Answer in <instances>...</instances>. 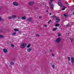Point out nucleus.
Here are the masks:
<instances>
[{"instance_id": "09e8293b", "label": "nucleus", "mask_w": 74, "mask_h": 74, "mask_svg": "<svg viewBox=\"0 0 74 74\" xmlns=\"http://www.w3.org/2000/svg\"><path fill=\"white\" fill-rule=\"evenodd\" d=\"M65 3H66V2H65Z\"/></svg>"}, {"instance_id": "2f4dec72", "label": "nucleus", "mask_w": 74, "mask_h": 74, "mask_svg": "<svg viewBox=\"0 0 74 74\" xmlns=\"http://www.w3.org/2000/svg\"><path fill=\"white\" fill-rule=\"evenodd\" d=\"M2 20V18H1V17L0 16V21H1V20Z\"/></svg>"}, {"instance_id": "20e7f679", "label": "nucleus", "mask_w": 74, "mask_h": 74, "mask_svg": "<svg viewBox=\"0 0 74 74\" xmlns=\"http://www.w3.org/2000/svg\"><path fill=\"white\" fill-rule=\"evenodd\" d=\"M56 22H60V18H59L56 17Z\"/></svg>"}, {"instance_id": "9d476101", "label": "nucleus", "mask_w": 74, "mask_h": 74, "mask_svg": "<svg viewBox=\"0 0 74 74\" xmlns=\"http://www.w3.org/2000/svg\"><path fill=\"white\" fill-rule=\"evenodd\" d=\"M3 51L4 53H7V50L5 49H3Z\"/></svg>"}, {"instance_id": "e433bc0d", "label": "nucleus", "mask_w": 74, "mask_h": 74, "mask_svg": "<svg viewBox=\"0 0 74 74\" xmlns=\"http://www.w3.org/2000/svg\"><path fill=\"white\" fill-rule=\"evenodd\" d=\"M51 14H52V13H49V15H51Z\"/></svg>"}, {"instance_id": "4be33fe9", "label": "nucleus", "mask_w": 74, "mask_h": 74, "mask_svg": "<svg viewBox=\"0 0 74 74\" xmlns=\"http://www.w3.org/2000/svg\"><path fill=\"white\" fill-rule=\"evenodd\" d=\"M35 36H36V37H40V35L38 34H36Z\"/></svg>"}, {"instance_id": "393cba45", "label": "nucleus", "mask_w": 74, "mask_h": 74, "mask_svg": "<svg viewBox=\"0 0 74 74\" xmlns=\"http://www.w3.org/2000/svg\"><path fill=\"white\" fill-rule=\"evenodd\" d=\"M63 8H62V10H65V9H66V7L65 6H63Z\"/></svg>"}, {"instance_id": "4c0bfd02", "label": "nucleus", "mask_w": 74, "mask_h": 74, "mask_svg": "<svg viewBox=\"0 0 74 74\" xmlns=\"http://www.w3.org/2000/svg\"><path fill=\"white\" fill-rule=\"evenodd\" d=\"M44 26L45 27H47V25H45Z\"/></svg>"}, {"instance_id": "c85d7f7f", "label": "nucleus", "mask_w": 74, "mask_h": 74, "mask_svg": "<svg viewBox=\"0 0 74 74\" xmlns=\"http://www.w3.org/2000/svg\"><path fill=\"white\" fill-rule=\"evenodd\" d=\"M68 60H69V61L70 60V57H68Z\"/></svg>"}, {"instance_id": "37998d69", "label": "nucleus", "mask_w": 74, "mask_h": 74, "mask_svg": "<svg viewBox=\"0 0 74 74\" xmlns=\"http://www.w3.org/2000/svg\"><path fill=\"white\" fill-rule=\"evenodd\" d=\"M46 12H48V10H47V11H46Z\"/></svg>"}, {"instance_id": "2eb2a0df", "label": "nucleus", "mask_w": 74, "mask_h": 74, "mask_svg": "<svg viewBox=\"0 0 74 74\" xmlns=\"http://www.w3.org/2000/svg\"><path fill=\"white\" fill-rule=\"evenodd\" d=\"M59 26H60V24H59V23L56 24L55 25V26H56V27H59Z\"/></svg>"}, {"instance_id": "f03ea898", "label": "nucleus", "mask_w": 74, "mask_h": 74, "mask_svg": "<svg viewBox=\"0 0 74 74\" xmlns=\"http://www.w3.org/2000/svg\"><path fill=\"white\" fill-rule=\"evenodd\" d=\"M26 46V44L24 43L21 45V48H24Z\"/></svg>"}, {"instance_id": "c03bdc74", "label": "nucleus", "mask_w": 74, "mask_h": 74, "mask_svg": "<svg viewBox=\"0 0 74 74\" xmlns=\"http://www.w3.org/2000/svg\"><path fill=\"white\" fill-rule=\"evenodd\" d=\"M51 20H50L49 21L50 22H51Z\"/></svg>"}, {"instance_id": "cd10ccee", "label": "nucleus", "mask_w": 74, "mask_h": 74, "mask_svg": "<svg viewBox=\"0 0 74 74\" xmlns=\"http://www.w3.org/2000/svg\"><path fill=\"white\" fill-rule=\"evenodd\" d=\"M11 46L12 47H13V48H14V47H15V46L13 44H11Z\"/></svg>"}, {"instance_id": "f704fd0d", "label": "nucleus", "mask_w": 74, "mask_h": 74, "mask_svg": "<svg viewBox=\"0 0 74 74\" xmlns=\"http://www.w3.org/2000/svg\"><path fill=\"white\" fill-rule=\"evenodd\" d=\"M58 36H60V34H58Z\"/></svg>"}, {"instance_id": "7ed1b4c3", "label": "nucleus", "mask_w": 74, "mask_h": 74, "mask_svg": "<svg viewBox=\"0 0 74 74\" xmlns=\"http://www.w3.org/2000/svg\"><path fill=\"white\" fill-rule=\"evenodd\" d=\"M26 21H28V22H32V17H29L26 20Z\"/></svg>"}, {"instance_id": "72a5a7b5", "label": "nucleus", "mask_w": 74, "mask_h": 74, "mask_svg": "<svg viewBox=\"0 0 74 74\" xmlns=\"http://www.w3.org/2000/svg\"><path fill=\"white\" fill-rule=\"evenodd\" d=\"M2 32H3V30H0V33H2Z\"/></svg>"}, {"instance_id": "a19ab883", "label": "nucleus", "mask_w": 74, "mask_h": 74, "mask_svg": "<svg viewBox=\"0 0 74 74\" xmlns=\"http://www.w3.org/2000/svg\"><path fill=\"white\" fill-rule=\"evenodd\" d=\"M68 64H69L70 65V64H71V63H70V62H69L68 63Z\"/></svg>"}, {"instance_id": "ddd939ff", "label": "nucleus", "mask_w": 74, "mask_h": 74, "mask_svg": "<svg viewBox=\"0 0 74 74\" xmlns=\"http://www.w3.org/2000/svg\"><path fill=\"white\" fill-rule=\"evenodd\" d=\"M58 4L59 5L60 7L62 6V4L60 2H58Z\"/></svg>"}, {"instance_id": "412c9836", "label": "nucleus", "mask_w": 74, "mask_h": 74, "mask_svg": "<svg viewBox=\"0 0 74 74\" xmlns=\"http://www.w3.org/2000/svg\"><path fill=\"white\" fill-rule=\"evenodd\" d=\"M10 64L11 65H14V63L12 62H10Z\"/></svg>"}, {"instance_id": "7c9ffc66", "label": "nucleus", "mask_w": 74, "mask_h": 74, "mask_svg": "<svg viewBox=\"0 0 74 74\" xmlns=\"http://www.w3.org/2000/svg\"><path fill=\"white\" fill-rule=\"evenodd\" d=\"M66 3V4L67 6H68V5H69V3Z\"/></svg>"}, {"instance_id": "423d86ee", "label": "nucleus", "mask_w": 74, "mask_h": 74, "mask_svg": "<svg viewBox=\"0 0 74 74\" xmlns=\"http://www.w3.org/2000/svg\"><path fill=\"white\" fill-rule=\"evenodd\" d=\"M33 4H34V2L33 1H31L29 3L28 5H33Z\"/></svg>"}, {"instance_id": "58836bf2", "label": "nucleus", "mask_w": 74, "mask_h": 74, "mask_svg": "<svg viewBox=\"0 0 74 74\" xmlns=\"http://www.w3.org/2000/svg\"><path fill=\"white\" fill-rule=\"evenodd\" d=\"M52 56H54V54H52Z\"/></svg>"}, {"instance_id": "c756f323", "label": "nucleus", "mask_w": 74, "mask_h": 74, "mask_svg": "<svg viewBox=\"0 0 74 74\" xmlns=\"http://www.w3.org/2000/svg\"><path fill=\"white\" fill-rule=\"evenodd\" d=\"M55 66L54 65H52V67L53 68H55Z\"/></svg>"}, {"instance_id": "39448f33", "label": "nucleus", "mask_w": 74, "mask_h": 74, "mask_svg": "<svg viewBox=\"0 0 74 74\" xmlns=\"http://www.w3.org/2000/svg\"><path fill=\"white\" fill-rule=\"evenodd\" d=\"M13 4L14 6H18V3L16 2H14L13 3Z\"/></svg>"}, {"instance_id": "1a4fd4ad", "label": "nucleus", "mask_w": 74, "mask_h": 74, "mask_svg": "<svg viewBox=\"0 0 74 74\" xmlns=\"http://www.w3.org/2000/svg\"><path fill=\"white\" fill-rule=\"evenodd\" d=\"M12 19H14L15 18H16L17 17V16L16 15H13L12 16Z\"/></svg>"}, {"instance_id": "dca6fc26", "label": "nucleus", "mask_w": 74, "mask_h": 74, "mask_svg": "<svg viewBox=\"0 0 74 74\" xmlns=\"http://www.w3.org/2000/svg\"><path fill=\"white\" fill-rule=\"evenodd\" d=\"M30 46H31V44H29L27 46V48H30Z\"/></svg>"}, {"instance_id": "49530a36", "label": "nucleus", "mask_w": 74, "mask_h": 74, "mask_svg": "<svg viewBox=\"0 0 74 74\" xmlns=\"http://www.w3.org/2000/svg\"><path fill=\"white\" fill-rule=\"evenodd\" d=\"M18 19H20V18H21L20 17H18Z\"/></svg>"}, {"instance_id": "0eeeda50", "label": "nucleus", "mask_w": 74, "mask_h": 74, "mask_svg": "<svg viewBox=\"0 0 74 74\" xmlns=\"http://www.w3.org/2000/svg\"><path fill=\"white\" fill-rule=\"evenodd\" d=\"M51 18L52 19H53L54 18H56V15H54L53 16H51Z\"/></svg>"}, {"instance_id": "6ab92c4d", "label": "nucleus", "mask_w": 74, "mask_h": 74, "mask_svg": "<svg viewBox=\"0 0 74 74\" xmlns=\"http://www.w3.org/2000/svg\"><path fill=\"white\" fill-rule=\"evenodd\" d=\"M14 31L15 32H19V30L16 29V28H15L14 29Z\"/></svg>"}, {"instance_id": "de8ad7c7", "label": "nucleus", "mask_w": 74, "mask_h": 74, "mask_svg": "<svg viewBox=\"0 0 74 74\" xmlns=\"http://www.w3.org/2000/svg\"><path fill=\"white\" fill-rule=\"evenodd\" d=\"M73 15H74V12H73Z\"/></svg>"}, {"instance_id": "9b49d317", "label": "nucleus", "mask_w": 74, "mask_h": 74, "mask_svg": "<svg viewBox=\"0 0 74 74\" xmlns=\"http://www.w3.org/2000/svg\"><path fill=\"white\" fill-rule=\"evenodd\" d=\"M21 19L23 20H25L26 19V17L25 16H23L21 18Z\"/></svg>"}, {"instance_id": "5701e85b", "label": "nucleus", "mask_w": 74, "mask_h": 74, "mask_svg": "<svg viewBox=\"0 0 74 74\" xmlns=\"http://www.w3.org/2000/svg\"><path fill=\"white\" fill-rule=\"evenodd\" d=\"M58 29V28H57V27H56L55 28L53 29V31H55V30H56V29Z\"/></svg>"}, {"instance_id": "473e14b6", "label": "nucleus", "mask_w": 74, "mask_h": 74, "mask_svg": "<svg viewBox=\"0 0 74 74\" xmlns=\"http://www.w3.org/2000/svg\"><path fill=\"white\" fill-rule=\"evenodd\" d=\"M70 26V24H68L66 25L67 26Z\"/></svg>"}, {"instance_id": "f3484780", "label": "nucleus", "mask_w": 74, "mask_h": 74, "mask_svg": "<svg viewBox=\"0 0 74 74\" xmlns=\"http://www.w3.org/2000/svg\"><path fill=\"white\" fill-rule=\"evenodd\" d=\"M4 38V36L0 34V38Z\"/></svg>"}, {"instance_id": "b1692460", "label": "nucleus", "mask_w": 74, "mask_h": 74, "mask_svg": "<svg viewBox=\"0 0 74 74\" xmlns=\"http://www.w3.org/2000/svg\"><path fill=\"white\" fill-rule=\"evenodd\" d=\"M53 1V0H50V4H52V2Z\"/></svg>"}, {"instance_id": "a878e982", "label": "nucleus", "mask_w": 74, "mask_h": 74, "mask_svg": "<svg viewBox=\"0 0 74 74\" xmlns=\"http://www.w3.org/2000/svg\"><path fill=\"white\" fill-rule=\"evenodd\" d=\"M8 19H12V16H9Z\"/></svg>"}, {"instance_id": "a211bd4d", "label": "nucleus", "mask_w": 74, "mask_h": 74, "mask_svg": "<svg viewBox=\"0 0 74 74\" xmlns=\"http://www.w3.org/2000/svg\"><path fill=\"white\" fill-rule=\"evenodd\" d=\"M16 34V32H13L12 34V36H15V35Z\"/></svg>"}, {"instance_id": "aec40b11", "label": "nucleus", "mask_w": 74, "mask_h": 74, "mask_svg": "<svg viewBox=\"0 0 74 74\" xmlns=\"http://www.w3.org/2000/svg\"><path fill=\"white\" fill-rule=\"evenodd\" d=\"M69 39L71 41V42H73V38H70Z\"/></svg>"}, {"instance_id": "f8f14e48", "label": "nucleus", "mask_w": 74, "mask_h": 74, "mask_svg": "<svg viewBox=\"0 0 74 74\" xmlns=\"http://www.w3.org/2000/svg\"><path fill=\"white\" fill-rule=\"evenodd\" d=\"M32 49V48H29L28 49H27V52H30V51H31V50Z\"/></svg>"}, {"instance_id": "6e6552de", "label": "nucleus", "mask_w": 74, "mask_h": 74, "mask_svg": "<svg viewBox=\"0 0 74 74\" xmlns=\"http://www.w3.org/2000/svg\"><path fill=\"white\" fill-rule=\"evenodd\" d=\"M71 62L72 63L74 64V58L73 57L71 58Z\"/></svg>"}, {"instance_id": "79ce46f5", "label": "nucleus", "mask_w": 74, "mask_h": 74, "mask_svg": "<svg viewBox=\"0 0 74 74\" xmlns=\"http://www.w3.org/2000/svg\"><path fill=\"white\" fill-rule=\"evenodd\" d=\"M50 23V21H49L48 22V24H49V23Z\"/></svg>"}, {"instance_id": "f257e3e1", "label": "nucleus", "mask_w": 74, "mask_h": 74, "mask_svg": "<svg viewBox=\"0 0 74 74\" xmlns=\"http://www.w3.org/2000/svg\"><path fill=\"white\" fill-rule=\"evenodd\" d=\"M61 41V38H58L56 40V43H59Z\"/></svg>"}, {"instance_id": "a18cd8bd", "label": "nucleus", "mask_w": 74, "mask_h": 74, "mask_svg": "<svg viewBox=\"0 0 74 74\" xmlns=\"http://www.w3.org/2000/svg\"><path fill=\"white\" fill-rule=\"evenodd\" d=\"M50 51H51V52H52V50L51 49V50H50Z\"/></svg>"}, {"instance_id": "4468645a", "label": "nucleus", "mask_w": 74, "mask_h": 74, "mask_svg": "<svg viewBox=\"0 0 74 74\" xmlns=\"http://www.w3.org/2000/svg\"><path fill=\"white\" fill-rule=\"evenodd\" d=\"M50 6L51 7V8L52 10H53V4H50Z\"/></svg>"}, {"instance_id": "bb28decb", "label": "nucleus", "mask_w": 74, "mask_h": 74, "mask_svg": "<svg viewBox=\"0 0 74 74\" xmlns=\"http://www.w3.org/2000/svg\"><path fill=\"white\" fill-rule=\"evenodd\" d=\"M64 16H65V17H66V16H67V14H64Z\"/></svg>"}, {"instance_id": "ea45409f", "label": "nucleus", "mask_w": 74, "mask_h": 74, "mask_svg": "<svg viewBox=\"0 0 74 74\" xmlns=\"http://www.w3.org/2000/svg\"><path fill=\"white\" fill-rule=\"evenodd\" d=\"M47 9H48V10H49V7H47Z\"/></svg>"}, {"instance_id": "c9c22d12", "label": "nucleus", "mask_w": 74, "mask_h": 74, "mask_svg": "<svg viewBox=\"0 0 74 74\" xmlns=\"http://www.w3.org/2000/svg\"><path fill=\"white\" fill-rule=\"evenodd\" d=\"M39 18V19H41V18H42V17L41 16H40Z\"/></svg>"}]
</instances>
